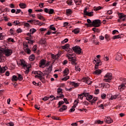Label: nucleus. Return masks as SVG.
Instances as JSON below:
<instances>
[{
  "instance_id": "nucleus-3",
  "label": "nucleus",
  "mask_w": 126,
  "mask_h": 126,
  "mask_svg": "<svg viewBox=\"0 0 126 126\" xmlns=\"http://www.w3.org/2000/svg\"><path fill=\"white\" fill-rule=\"evenodd\" d=\"M72 50L76 53V54H78V55H81L83 54L82 52V50L80 48V47L76 46L72 48Z\"/></svg>"
},
{
  "instance_id": "nucleus-36",
  "label": "nucleus",
  "mask_w": 126,
  "mask_h": 126,
  "mask_svg": "<svg viewBox=\"0 0 126 126\" xmlns=\"http://www.w3.org/2000/svg\"><path fill=\"white\" fill-rule=\"evenodd\" d=\"M97 62H102V61L99 58H95V60H94V63H96Z\"/></svg>"
},
{
  "instance_id": "nucleus-24",
  "label": "nucleus",
  "mask_w": 126,
  "mask_h": 126,
  "mask_svg": "<svg viewBox=\"0 0 126 126\" xmlns=\"http://www.w3.org/2000/svg\"><path fill=\"white\" fill-rule=\"evenodd\" d=\"M17 77H18V80H19L20 81H22L23 80V76L21 75L20 74H17Z\"/></svg>"
},
{
  "instance_id": "nucleus-29",
  "label": "nucleus",
  "mask_w": 126,
  "mask_h": 126,
  "mask_svg": "<svg viewBox=\"0 0 126 126\" xmlns=\"http://www.w3.org/2000/svg\"><path fill=\"white\" fill-rule=\"evenodd\" d=\"M101 86H103V88L105 87L106 88H109V87H110V85L108 83H102Z\"/></svg>"
},
{
  "instance_id": "nucleus-50",
  "label": "nucleus",
  "mask_w": 126,
  "mask_h": 126,
  "mask_svg": "<svg viewBox=\"0 0 126 126\" xmlns=\"http://www.w3.org/2000/svg\"><path fill=\"white\" fill-rule=\"evenodd\" d=\"M56 99H57L58 100V98H61V99H63V98H64V95L63 94H62V95H58L56 97Z\"/></svg>"
},
{
  "instance_id": "nucleus-57",
  "label": "nucleus",
  "mask_w": 126,
  "mask_h": 126,
  "mask_svg": "<svg viewBox=\"0 0 126 126\" xmlns=\"http://www.w3.org/2000/svg\"><path fill=\"white\" fill-rule=\"evenodd\" d=\"M3 12H9V9L6 8L5 9H2Z\"/></svg>"
},
{
  "instance_id": "nucleus-52",
  "label": "nucleus",
  "mask_w": 126,
  "mask_h": 126,
  "mask_svg": "<svg viewBox=\"0 0 126 126\" xmlns=\"http://www.w3.org/2000/svg\"><path fill=\"white\" fill-rule=\"evenodd\" d=\"M39 79H40V80L41 81L42 83H45V78H44V77L39 78Z\"/></svg>"
},
{
  "instance_id": "nucleus-63",
  "label": "nucleus",
  "mask_w": 126,
  "mask_h": 126,
  "mask_svg": "<svg viewBox=\"0 0 126 126\" xmlns=\"http://www.w3.org/2000/svg\"><path fill=\"white\" fill-rule=\"evenodd\" d=\"M99 91H100V90H99V89L95 90L94 94H95L96 95H97V94H99Z\"/></svg>"
},
{
  "instance_id": "nucleus-14",
  "label": "nucleus",
  "mask_w": 126,
  "mask_h": 126,
  "mask_svg": "<svg viewBox=\"0 0 126 126\" xmlns=\"http://www.w3.org/2000/svg\"><path fill=\"white\" fill-rule=\"evenodd\" d=\"M104 122L106 123V124H112L113 123V120L112 118L109 117H105L104 118Z\"/></svg>"
},
{
  "instance_id": "nucleus-32",
  "label": "nucleus",
  "mask_w": 126,
  "mask_h": 126,
  "mask_svg": "<svg viewBox=\"0 0 126 126\" xmlns=\"http://www.w3.org/2000/svg\"><path fill=\"white\" fill-rule=\"evenodd\" d=\"M29 59L30 61H31V62H32V61H34V60H35V56L34 55H32L29 57Z\"/></svg>"
},
{
  "instance_id": "nucleus-7",
  "label": "nucleus",
  "mask_w": 126,
  "mask_h": 126,
  "mask_svg": "<svg viewBox=\"0 0 126 126\" xmlns=\"http://www.w3.org/2000/svg\"><path fill=\"white\" fill-rule=\"evenodd\" d=\"M34 74H37L35 76V77L37 78H40L41 77H43V76H45L44 75V74H43V72H41L40 71H34L33 72Z\"/></svg>"
},
{
  "instance_id": "nucleus-42",
  "label": "nucleus",
  "mask_w": 126,
  "mask_h": 126,
  "mask_svg": "<svg viewBox=\"0 0 126 126\" xmlns=\"http://www.w3.org/2000/svg\"><path fill=\"white\" fill-rule=\"evenodd\" d=\"M67 47H69V44H65V45H64V46H62V49H63V50H66V48H67Z\"/></svg>"
},
{
  "instance_id": "nucleus-6",
  "label": "nucleus",
  "mask_w": 126,
  "mask_h": 126,
  "mask_svg": "<svg viewBox=\"0 0 126 126\" xmlns=\"http://www.w3.org/2000/svg\"><path fill=\"white\" fill-rule=\"evenodd\" d=\"M69 55L70 56V57H68V60L70 62H71V63L74 65H76V64H77V63H76V57H72L71 54Z\"/></svg>"
},
{
  "instance_id": "nucleus-26",
  "label": "nucleus",
  "mask_w": 126,
  "mask_h": 126,
  "mask_svg": "<svg viewBox=\"0 0 126 126\" xmlns=\"http://www.w3.org/2000/svg\"><path fill=\"white\" fill-rule=\"evenodd\" d=\"M63 73L64 75H67L69 73V69L67 68H65L63 71Z\"/></svg>"
},
{
  "instance_id": "nucleus-10",
  "label": "nucleus",
  "mask_w": 126,
  "mask_h": 126,
  "mask_svg": "<svg viewBox=\"0 0 126 126\" xmlns=\"http://www.w3.org/2000/svg\"><path fill=\"white\" fill-rule=\"evenodd\" d=\"M87 7H86L84 10V13L85 15H86L87 16H93V12H87Z\"/></svg>"
},
{
  "instance_id": "nucleus-46",
  "label": "nucleus",
  "mask_w": 126,
  "mask_h": 126,
  "mask_svg": "<svg viewBox=\"0 0 126 126\" xmlns=\"http://www.w3.org/2000/svg\"><path fill=\"white\" fill-rule=\"evenodd\" d=\"M50 29H51V30H53V31H56V28H55V27H54V25H52L50 26Z\"/></svg>"
},
{
  "instance_id": "nucleus-61",
  "label": "nucleus",
  "mask_w": 126,
  "mask_h": 126,
  "mask_svg": "<svg viewBox=\"0 0 126 126\" xmlns=\"http://www.w3.org/2000/svg\"><path fill=\"white\" fill-rule=\"evenodd\" d=\"M4 38V36L2 35V33H0V40H2Z\"/></svg>"
},
{
  "instance_id": "nucleus-58",
  "label": "nucleus",
  "mask_w": 126,
  "mask_h": 126,
  "mask_svg": "<svg viewBox=\"0 0 126 126\" xmlns=\"http://www.w3.org/2000/svg\"><path fill=\"white\" fill-rule=\"evenodd\" d=\"M24 25L26 27H28V28H29V27H30V24H29V23H25L24 24Z\"/></svg>"
},
{
  "instance_id": "nucleus-48",
  "label": "nucleus",
  "mask_w": 126,
  "mask_h": 126,
  "mask_svg": "<svg viewBox=\"0 0 126 126\" xmlns=\"http://www.w3.org/2000/svg\"><path fill=\"white\" fill-rule=\"evenodd\" d=\"M110 38V35L109 34H105V39L107 40V41H109V39Z\"/></svg>"
},
{
  "instance_id": "nucleus-55",
  "label": "nucleus",
  "mask_w": 126,
  "mask_h": 126,
  "mask_svg": "<svg viewBox=\"0 0 126 126\" xmlns=\"http://www.w3.org/2000/svg\"><path fill=\"white\" fill-rule=\"evenodd\" d=\"M50 99V97L45 96L44 98H42L43 101H48Z\"/></svg>"
},
{
  "instance_id": "nucleus-62",
  "label": "nucleus",
  "mask_w": 126,
  "mask_h": 126,
  "mask_svg": "<svg viewBox=\"0 0 126 126\" xmlns=\"http://www.w3.org/2000/svg\"><path fill=\"white\" fill-rule=\"evenodd\" d=\"M83 95L85 96V97H88L90 94H89V93H83Z\"/></svg>"
},
{
  "instance_id": "nucleus-60",
  "label": "nucleus",
  "mask_w": 126,
  "mask_h": 126,
  "mask_svg": "<svg viewBox=\"0 0 126 126\" xmlns=\"http://www.w3.org/2000/svg\"><path fill=\"white\" fill-rule=\"evenodd\" d=\"M64 104V102L63 101H60L58 103V105H60V106H62V105Z\"/></svg>"
},
{
  "instance_id": "nucleus-12",
  "label": "nucleus",
  "mask_w": 126,
  "mask_h": 126,
  "mask_svg": "<svg viewBox=\"0 0 126 126\" xmlns=\"http://www.w3.org/2000/svg\"><path fill=\"white\" fill-rule=\"evenodd\" d=\"M82 81L85 82L87 84L90 85L92 83V82H90V78L85 77L82 79Z\"/></svg>"
},
{
  "instance_id": "nucleus-28",
  "label": "nucleus",
  "mask_w": 126,
  "mask_h": 126,
  "mask_svg": "<svg viewBox=\"0 0 126 126\" xmlns=\"http://www.w3.org/2000/svg\"><path fill=\"white\" fill-rule=\"evenodd\" d=\"M19 5L21 8H26V4L24 3H21Z\"/></svg>"
},
{
  "instance_id": "nucleus-2",
  "label": "nucleus",
  "mask_w": 126,
  "mask_h": 126,
  "mask_svg": "<svg viewBox=\"0 0 126 126\" xmlns=\"http://www.w3.org/2000/svg\"><path fill=\"white\" fill-rule=\"evenodd\" d=\"M113 74H112V73H107L105 76H104V81L105 82H111V80H112V76Z\"/></svg>"
},
{
  "instance_id": "nucleus-8",
  "label": "nucleus",
  "mask_w": 126,
  "mask_h": 126,
  "mask_svg": "<svg viewBox=\"0 0 126 126\" xmlns=\"http://www.w3.org/2000/svg\"><path fill=\"white\" fill-rule=\"evenodd\" d=\"M118 16H119V18L118 20V22H121V19H122L123 21H126V15H124V13H118Z\"/></svg>"
},
{
  "instance_id": "nucleus-25",
  "label": "nucleus",
  "mask_w": 126,
  "mask_h": 126,
  "mask_svg": "<svg viewBox=\"0 0 126 126\" xmlns=\"http://www.w3.org/2000/svg\"><path fill=\"white\" fill-rule=\"evenodd\" d=\"M12 81H17L18 78L16 75H13L11 79Z\"/></svg>"
},
{
  "instance_id": "nucleus-11",
  "label": "nucleus",
  "mask_w": 126,
  "mask_h": 126,
  "mask_svg": "<svg viewBox=\"0 0 126 126\" xmlns=\"http://www.w3.org/2000/svg\"><path fill=\"white\" fill-rule=\"evenodd\" d=\"M44 10L46 13H48V14H53V13H55V10L53 9H48L45 8L44 9Z\"/></svg>"
},
{
  "instance_id": "nucleus-17",
  "label": "nucleus",
  "mask_w": 126,
  "mask_h": 126,
  "mask_svg": "<svg viewBox=\"0 0 126 126\" xmlns=\"http://www.w3.org/2000/svg\"><path fill=\"white\" fill-rule=\"evenodd\" d=\"M70 85H72V86H74L75 88L78 87V86H79V84L75 83V82H70Z\"/></svg>"
},
{
  "instance_id": "nucleus-41",
  "label": "nucleus",
  "mask_w": 126,
  "mask_h": 126,
  "mask_svg": "<svg viewBox=\"0 0 126 126\" xmlns=\"http://www.w3.org/2000/svg\"><path fill=\"white\" fill-rule=\"evenodd\" d=\"M106 97H107V95L105 94H102L101 95V99H103V100H105L106 99Z\"/></svg>"
},
{
  "instance_id": "nucleus-34",
  "label": "nucleus",
  "mask_w": 126,
  "mask_h": 126,
  "mask_svg": "<svg viewBox=\"0 0 126 126\" xmlns=\"http://www.w3.org/2000/svg\"><path fill=\"white\" fill-rule=\"evenodd\" d=\"M72 32H74V33H75V34H78V33H79L80 32V30L79 28H76Z\"/></svg>"
},
{
  "instance_id": "nucleus-1",
  "label": "nucleus",
  "mask_w": 126,
  "mask_h": 126,
  "mask_svg": "<svg viewBox=\"0 0 126 126\" xmlns=\"http://www.w3.org/2000/svg\"><path fill=\"white\" fill-rule=\"evenodd\" d=\"M4 54L6 57H9L12 54V50L10 49H3L2 48H0V57H2V55Z\"/></svg>"
},
{
  "instance_id": "nucleus-44",
  "label": "nucleus",
  "mask_w": 126,
  "mask_h": 126,
  "mask_svg": "<svg viewBox=\"0 0 126 126\" xmlns=\"http://www.w3.org/2000/svg\"><path fill=\"white\" fill-rule=\"evenodd\" d=\"M74 2H75V4H77V5H80V4H81V0H80V1L74 0Z\"/></svg>"
},
{
  "instance_id": "nucleus-22",
  "label": "nucleus",
  "mask_w": 126,
  "mask_h": 126,
  "mask_svg": "<svg viewBox=\"0 0 126 126\" xmlns=\"http://www.w3.org/2000/svg\"><path fill=\"white\" fill-rule=\"evenodd\" d=\"M102 64V62H96L94 66L95 69H98V67L99 65H101Z\"/></svg>"
},
{
  "instance_id": "nucleus-33",
  "label": "nucleus",
  "mask_w": 126,
  "mask_h": 126,
  "mask_svg": "<svg viewBox=\"0 0 126 126\" xmlns=\"http://www.w3.org/2000/svg\"><path fill=\"white\" fill-rule=\"evenodd\" d=\"M24 69H25L26 70L25 71V73L26 74H28V73H29V71H30V67L27 66V68H24Z\"/></svg>"
},
{
  "instance_id": "nucleus-15",
  "label": "nucleus",
  "mask_w": 126,
  "mask_h": 126,
  "mask_svg": "<svg viewBox=\"0 0 126 126\" xmlns=\"http://www.w3.org/2000/svg\"><path fill=\"white\" fill-rule=\"evenodd\" d=\"M124 34L115 35L112 37V39H113V40H116V39H120V38H122V37H124Z\"/></svg>"
},
{
  "instance_id": "nucleus-45",
  "label": "nucleus",
  "mask_w": 126,
  "mask_h": 126,
  "mask_svg": "<svg viewBox=\"0 0 126 126\" xmlns=\"http://www.w3.org/2000/svg\"><path fill=\"white\" fill-rule=\"evenodd\" d=\"M67 79H69V76H66L65 77L63 78L62 79V80L64 81H66V80H67Z\"/></svg>"
},
{
  "instance_id": "nucleus-19",
  "label": "nucleus",
  "mask_w": 126,
  "mask_h": 126,
  "mask_svg": "<svg viewBox=\"0 0 126 126\" xmlns=\"http://www.w3.org/2000/svg\"><path fill=\"white\" fill-rule=\"evenodd\" d=\"M126 89V86H125V85L122 84L120 85L118 87V89L119 90H120V91H123L124 90V89Z\"/></svg>"
},
{
  "instance_id": "nucleus-53",
  "label": "nucleus",
  "mask_w": 126,
  "mask_h": 126,
  "mask_svg": "<svg viewBox=\"0 0 126 126\" xmlns=\"http://www.w3.org/2000/svg\"><path fill=\"white\" fill-rule=\"evenodd\" d=\"M93 31L94 32H99V29L96 28H94L92 29Z\"/></svg>"
},
{
  "instance_id": "nucleus-64",
  "label": "nucleus",
  "mask_w": 126,
  "mask_h": 126,
  "mask_svg": "<svg viewBox=\"0 0 126 126\" xmlns=\"http://www.w3.org/2000/svg\"><path fill=\"white\" fill-rule=\"evenodd\" d=\"M22 32V30L21 29H18L17 30V33H21Z\"/></svg>"
},
{
  "instance_id": "nucleus-9",
  "label": "nucleus",
  "mask_w": 126,
  "mask_h": 126,
  "mask_svg": "<svg viewBox=\"0 0 126 126\" xmlns=\"http://www.w3.org/2000/svg\"><path fill=\"white\" fill-rule=\"evenodd\" d=\"M46 63H47V61H46V60H45V59L41 60L39 63L40 67H42V68H44V67H46Z\"/></svg>"
},
{
  "instance_id": "nucleus-49",
  "label": "nucleus",
  "mask_w": 126,
  "mask_h": 126,
  "mask_svg": "<svg viewBox=\"0 0 126 126\" xmlns=\"http://www.w3.org/2000/svg\"><path fill=\"white\" fill-rule=\"evenodd\" d=\"M40 44H43L45 45L46 44V40L45 39H41L40 40Z\"/></svg>"
},
{
  "instance_id": "nucleus-47",
  "label": "nucleus",
  "mask_w": 126,
  "mask_h": 126,
  "mask_svg": "<svg viewBox=\"0 0 126 126\" xmlns=\"http://www.w3.org/2000/svg\"><path fill=\"white\" fill-rule=\"evenodd\" d=\"M100 9H102V7L98 6L97 7H94V10H96V11H97V10H100Z\"/></svg>"
},
{
  "instance_id": "nucleus-39",
  "label": "nucleus",
  "mask_w": 126,
  "mask_h": 126,
  "mask_svg": "<svg viewBox=\"0 0 126 126\" xmlns=\"http://www.w3.org/2000/svg\"><path fill=\"white\" fill-rule=\"evenodd\" d=\"M20 24V23L18 21H14L13 22V25H15L16 26V25H19Z\"/></svg>"
},
{
  "instance_id": "nucleus-35",
  "label": "nucleus",
  "mask_w": 126,
  "mask_h": 126,
  "mask_svg": "<svg viewBox=\"0 0 126 126\" xmlns=\"http://www.w3.org/2000/svg\"><path fill=\"white\" fill-rule=\"evenodd\" d=\"M37 17L38 18V19H40V20H42V21H45V20H46L44 18V17L42 15H38Z\"/></svg>"
},
{
  "instance_id": "nucleus-40",
  "label": "nucleus",
  "mask_w": 126,
  "mask_h": 126,
  "mask_svg": "<svg viewBox=\"0 0 126 126\" xmlns=\"http://www.w3.org/2000/svg\"><path fill=\"white\" fill-rule=\"evenodd\" d=\"M104 122L100 120H97L95 121V124H97V125H102Z\"/></svg>"
},
{
  "instance_id": "nucleus-23",
  "label": "nucleus",
  "mask_w": 126,
  "mask_h": 126,
  "mask_svg": "<svg viewBox=\"0 0 126 126\" xmlns=\"http://www.w3.org/2000/svg\"><path fill=\"white\" fill-rule=\"evenodd\" d=\"M6 67H1V66L0 65V73H4V71L6 70Z\"/></svg>"
},
{
  "instance_id": "nucleus-4",
  "label": "nucleus",
  "mask_w": 126,
  "mask_h": 126,
  "mask_svg": "<svg viewBox=\"0 0 126 126\" xmlns=\"http://www.w3.org/2000/svg\"><path fill=\"white\" fill-rule=\"evenodd\" d=\"M100 25H101V21L100 20H94L91 24V26H93L94 27H100Z\"/></svg>"
},
{
  "instance_id": "nucleus-21",
  "label": "nucleus",
  "mask_w": 126,
  "mask_h": 126,
  "mask_svg": "<svg viewBox=\"0 0 126 126\" xmlns=\"http://www.w3.org/2000/svg\"><path fill=\"white\" fill-rule=\"evenodd\" d=\"M57 94L58 95H63V89L61 88L57 89Z\"/></svg>"
},
{
  "instance_id": "nucleus-30",
  "label": "nucleus",
  "mask_w": 126,
  "mask_h": 126,
  "mask_svg": "<svg viewBox=\"0 0 126 126\" xmlns=\"http://www.w3.org/2000/svg\"><path fill=\"white\" fill-rule=\"evenodd\" d=\"M51 58L53 59V60H57L59 58V54L57 55H55L54 54H51Z\"/></svg>"
},
{
  "instance_id": "nucleus-16",
  "label": "nucleus",
  "mask_w": 126,
  "mask_h": 126,
  "mask_svg": "<svg viewBox=\"0 0 126 126\" xmlns=\"http://www.w3.org/2000/svg\"><path fill=\"white\" fill-rule=\"evenodd\" d=\"M107 98L110 97V100H114L115 99H117V95H113V94H108L107 95Z\"/></svg>"
},
{
  "instance_id": "nucleus-37",
  "label": "nucleus",
  "mask_w": 126,
  "mask_h": 126,
  "mask_svg": "<svg viewBox=\"0 0 126 126\" xmlns=\"http://www.w3.org/2000/svg\"><path fill=\"white\" fill-rule=\"evenodd\" d=\"M93 98V95H91L89 94V95L86 97V100L88 101H90V100H92V99Z\"/></svg>"
},
{
  "instance_id": "nucleus-43",
  "label": "nucleus",
  "mask_w": 126,
  "mask_h": 126,
  "mask_svg": "<svg viewBox=\"0 0 126 126\" xmlns=\"http://www.w3.org/2000/svg\"><path fill=\"white\" fill-rule=\"evenodd\" d=\"M48 98L50 99H53L51 101H53V100H58V98H56L54 95H50Z\"/></svg>"
},
{
  "instance_id": "nucleus-27",
  "label": "nucleus",
  "mask_w": 126,
  "mask_h": 126,
  "mask_svg": "<svg viewBox=\"0 0 126 126\" xmlns=\"http://www.w3.org/2000/svg\"><path fill=\"white\" fill-rule=\"evenodd\" d=\"M66 13L67 15H70V14H71V13H72V11L70 9H67L66 10Z\"/></svg>"
},
{
  "instance_id": "nucleus-31",
  "label": "nucleus",
  "mask_w": 126,
  "mask_h": 126,
  "mask_svg": "<svg viewBox=\"0 0 126 126\" xmlns=\"http://www.w3.org/2000/svg\"><path fill=\"white\" fill-rule=\"evenodd\" d=\"M25 52L28 54V55H30L31 54V50L29 48H27L24 49Z\"/></svg>"
},
{
  "instance_id": "nucleus-38",
  "label": "nucleus",
  "mask_w": 126,
  "mask_h": 126,
  "mask_svg": "<svg viewBox=\"0 0 126 126\" xmlns=\"http://www.w3.org/2000/svg\"><path fill=\"white\" fill-rule=\"evenodd\" d=\"M36 31L37 30H36V29L34 28L31 29L30 31V32H31V34H34Z\"/></svg>"
},
{
  "instance_id": "nucleus-20",
  "label": "nucleus",
  "mask_w": 126,
  "mask_h": 126,
  "mask_svg": "<svg viewBox=\"0 0 126 126\" xmlns=\"http://www.w3.org/2000/svg\"><path fill=\"white\" fill-rule=\"evenodd\" d=\"M95 71L94 72V74H101V72H102V71L100 69H98V68L97 69H95Z\"/></svg>"
},
{
  "instance_id": "nucleus-51",
  "label": "nucleus",
  "mask_w": 126,
  "mask_h": 126,
  "mask_svg": "<svg viewBox=\"0 0 126 126\" xmlns=\"http://www.w3.org/2000/svg\"><path fill=\"white\" fill-rule=\"evenodd\" d=\"M113 35H115V34H119V31L117 30H114L112 32Z\"/></svg>"
},
{
  "instance_id": "nucleus-18",
  "label": "nucleus",
  "mask_w": 126,
  "mask_h": 126,
  "mask_svg": "<svg viewBox=\"0 0 126 126\" xmlns=\"http://www.w3.org/2000/svg\"><path fill=\"white\" fill-rule=\"evenodd\" d=\"M122 57L123 56H122V54H121L120 53L117 54L116 58V61H121V60H122Z\"/></svg>"
},
{
  "instance_id": "nucleus-59",
  "label": "nucleus",
  "mask_w": 126,
  "mask_h": 126,
  "mask_svg": "<svg viewBox=\"0 0 126 126\" xmlns=\"http://www.w3.org/2000/svg\"><path fill=\"white\" fill-rule=\"evenodd\" d=\"M87 21L88 23H89V24L90 25V26H91V24H92V23H93V22L91 21V20L89 19H88L87 20Z\"/></svg>"
},
{
  "instance_id": "nucleus-54",
  "label": "nucleus",
  "mask_w": 126,
  "mask_h": 126,
  "mask_svg": "<svg viewBox=\"0 0 126 126\" xmlns=\"http://www.w3.org/2000/svg\"><path fill=\"white\" fill-rule=\"evenodd\" d=\"M83 94H78V98H79V99H81V100H82V99H83Z\"/></svg>"
},
{
  "instance_id": "nucleus-56",
  "label": "nucleus",
  "mask_w": 126,
  "mask_h": 126,
  "mask_svg": "<svg viewBox=\"0 0 126 126\" xmlns=\"http://www.w3.org/2000/svg\"><path fill=\"white\" fill-rule=\"evenodd\" d=\"M66 3H67L68 5H71L72 4V1H71V0H67Z\"/></svg>"
},
{
  "instance_id": "nucleus-5",
  "label": "nucleus",
  "mask_w": 126,
  "mask_h": 126,
  "mask_svg": "<svg viewBox=\"0 0 126 126\" xmlns=\"http://www.w3.org/2000/svg\"><path fill=\"white\" fill-rule=\"evenodd\" d=\"M53 71V65H50L47 69L45 70L44 72V75H46V77L49 76V74Z\"/></svg>"
},
{
  "instance_id": "nucleus-13",
  "label": "nucleus",
  "mask_w": 126,
  "mask_h": 126,
  "mask_svg": "<svg viewBox=\"0 0 126 126\" xmlns=\"http://www.w3.org/2000/svg\"><path fill=\"white\" fill-rule=\"evenodd\" d=\"M19 64L21 65L24 68H27V64L25 63V61L24 60H20L19 61Z\"/></svg>"
}]
</instances>
